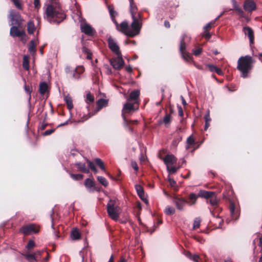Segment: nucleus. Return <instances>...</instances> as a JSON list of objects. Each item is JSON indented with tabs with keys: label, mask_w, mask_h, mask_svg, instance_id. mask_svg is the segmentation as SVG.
Listing matches in <instances>:
<instances>
[{
	"label": "nucleus",
	"mask_w": 262,
	"mask_h": 262,
	"mask_svg": "<svg viewBox=\"0 0 262 262\" xmlns=\"http://www.w3.org/2000/svg\"><path fill=\"white\" fill-rule=\"evenodd\" d=\"M47 20L51 24H59L67 17L64 11L59 5L55 4L49 5L45 11Z\"/></svg>",
	"instance_id": "obj_1"
},
{
	"label": "nucleus",
	"mask_w": 262,
	"mask_h": 262,
	"mask_svg": "<svg viewBox=\"0 0 262 262\" xmlns=\"http://www.w3.org/2000/svg\"><path fill=\"white\" fill-rule=\"evenodd\" d=\"M254 60L249 55L241 56L237 61V69L241 72V77L246 78L249 76L253 67Z\"/></svg>",
	"instance_id": "obj_2"
},
{
	"label": "nucleus",
	"mask_w": 262,
	"mask_h": 262,
	"mask_svg": "<svg viewBox=\"0 0 262 262\" xmlns=\"http://www.w3.org/2000/svg\"><path fill=\"white\" fill-rule=\"evenodd\" d=\"M133 21L131 23V29L129 30L127 33V36L134 37L138 35L140 32L142 26L143 15L142 13H140L137 16L132 17Z\"/></svg>",
	"instance_id": "obj_3"
},
{
	"label": "nucleus",
	"mask_w": 262,
	"mask_h": 262,
	"mask_svg": "<svg viewBox=\"0 0 262 262\" xmlns=\"http://www.w3.org/2000/svg\"><path fill=\"white\" fill-rule=\"evenodd\" d=\"M108 216L113 220L117 221L119 217L120 208L116 199H110L106 205Z\"/></svg>",
	"instance_id": "obj_4"
},
{
	"label": "nucleus",
	"mask_w": 262,
	"mask_h": 262,
	"mask_svg": "<svg viewBox=\"0 0 262 262\" xmlns=\"http://www.w3.org/2000/svg\"><path fill=\"white\" fill-rule=\"evenodd\" d=\"M199 195L201 198L207 199V203L209 202L212 206L216 207L217 206L219 200L216 198L214 192L201 190L199 191Z\"/></svg>",
	"instance_id": "obj_5"
},
{
	"label": "nucleus",
	"mask_w": 262,
	"mask_h": 262,
	"mask_svg": "<svg viewBox=\"0 0 262 262\" xmlns=\"http://www.w3.org/2000/svg\"><path fill=\"white\" fill-rule=\"evenodd\" d=\"M137 103H131L129 102H126L122 110V117L123 118L125 125H128V119H127L125 114L131 113L137 110L139 108V106L137 105Z\"/></svg>",
	"instance_id": "obj_6"
},
{
	"label": "nucleus",
	"mask_w": 262,
	"mask_h": 262,
	"mask_svg": "<svg viewBox=\"0 0 262 262\" xmlns=\"http://www.w3.org/2000/svg\"><path fill=\"white\" fill-rule=\"evenodd\" d=\"M40 226L35 224H29L23 226L19 229V232L24 235H30L31 234H37L40 231Z\"/></svg>",
	"instance_id": "obj_7"
},
{
	"label": "nucleus",
	"mask_w": 262,
	"mask_h": 262,
	"mask_svg": "<svg viewBox=\"0 0 262 262\" xmlns=\"http://www.w3.org/2000/svg\"><path fill=\"white\" fill-rule=\"evenodd\" d=\"M110 64L115 70H119L122 69L124 64L122 54H120V55H117V57L112 58L110 60Z\"/></svg>",
	"instance_id": "obj_8"
},
{
	"label": "nucleus",
	"mask_w": 262,
	"mask_h": 262,
	"mask_svg": "<svg viewBox=\"0 0 262 262\" xmlns=\"http://www.w3.org/2000/svg\"><path fill=\"white\" fill-rule=\"evenodd\" d=\"M173 203L178 210L182 211L186 204V199L183 197L176 196L173 198Z\"/></svg>",
	"instance_id": "obj_9"
},
{
	"label": "nucleus",
	"mask_w": 262,
	"mask_h": 262,
	"mask_svg": "<svg viewBox=\"0 0 262 262\" xmlns=\"http://www.w3.org/2000/svg\"><path fill=\"white\" fill-rule=\"evenodd\" d=\"M107 42L108 48L113 52H114L117 55H120V54H121V52L120 51L119 47L117 44L115 40L111 36L108 37Z\"/></svg>",
	"instance_id": "obj_10"
},
{
	"label": "nucleus",
	"mask_w": 262,
	"mask_h": 262,
	"mask_svg": "<svg viewBox=\"0 0 262 262\" xmlns=\"http://www.w3.org/2000/svg\"><path fill=\"white\" fill-rule=\"evenodd\" d=\"M80 29L82 32L90 36H94L96 33L95 30L88 24L81 25Z\"/></svg>",
	"instance_id": "obj_11"
},
{
	"label": "nucleus",
	"mask_w": 262,
	"mask_h": 262,
	"mask_svg": "<svg viewBox=\"0 0 262 262\" xmlns=\"http://www.w3.org/2000/svg\"><path fill=\"white\" fill-rule=\"evenodd\" d=\"M139 96L140 91L139 90H134L132 91L127 98V100L128 101H134V103H137V105H139Z\"/></svg>",
	"instance_id": "obj_12"
},
{
	"label": "nucleus",
	"mask_w": 262,
	"mask_h": 262,
	"mask_svg": "<svg viewBox=\"0 0 262 262\" xmlns=\"http://www.w3.org/2000/svg\"><path fill=\"white\" fill-rule=\"evenodd\" d=\"M10 34L11 36L15 37H22L26 35L24 30H19L16 26H12L10 28Z\"/></svg>",
	"instance_id": "obj_13"
},
{
	"label": "nucleus",
	"mask_w": 262,
	"mask_h": 262,
	"mask_svg": "<svg viewBox=\"0 0 262 262\" xmlns=\"http://www.w3.org/2000/svg\"><path fill=\"white\" fill-rule=\"evenodd\" d=\"M244 9L249 12H252L256 9V5L253 0H246L243 5Z\"/></svg>",
	"instance_id": "obj_14"
},
{
	"label": "nucleus",
	"mask_w": 262,
	"mask_h": 262,
	"mask_svg": "<svg viewBox=\"0 0 262 262\" xmlns=\"http://www.w3.org/2000/svg\"><path fill=\"white\" fill-rule=\"evenodd\" d=\"M229 209L232 219L234 220H237L239 216L240 212L238 209L235 208V205L233 202L230 203Z\"/></svg>",
	"instance_id": "obj_15"
},
{
	"label": "nucleus",
	"mask_w": 262,
	"mask_h": 262,
	"mask_svg": "<svg viewBox=\"0 0 262 262\" xmlns=\"http://www.w3.org/2000/svg\"><path fill=\"white\" fill-rule=\"evenodd\" d=\"M129 2V11L132 17L137 16L141 12H138V7L134 0H128Z\"/></svg>",
	"instance_id": "obj_16"
},
{
	"label": "nucleus",
	"mask_w": 262,
	"mask_h": 262,
	"mask_svg": "<svg viewBox=\"0 0 262 262\" xmlns=\"http://www.w3.org/2000/svg\"><path fill=\"white\" fill-rule=\"evenodd\" d=\"M135 188L140 198L145 203H148V200L145 196L143 187L140 185L137 184L135 185Z\"/></svg>",
	"instance_id": "obj_17"
},
{
	"label": "nucleus",
	"mask_w": 262,
	"mask_h": 262,
	"mask_svg": "<svg viewBox=\"0 0 262 262\" xmlns=\"http://www.w3.org/2000/svg\"><path fill=\"white\" fill-rule=\"evenodd\" d=\"M199 197H200L199 195V192L198 194L194 193H190L188 199L187 200L186 199V204L189 206L194 205L196 204V200Z\"/></svg>",
	"instance_id": "obj_18"
},
{
	"label": "nucleus",
	"mask_w": 262,
	"mask_h": 262,
	"mask_svg": "<svg viewBox=\"0 0 262 262\" xmlns=\"http://www.w3.org/2000/svg\"><path fill=\"white\" fill-rule=\"evenodd\" d=\"M243 31L245 35H247L250 40V43H253L254 42V32L253 30L250 27L246 26L243 28Z\"/></svg>",
	"instance_id": "obj_19"
},
{
	"label": "nucleus",
	"mask_w": 262,
	"mask_h": 262,
	"mask_svg": "<svg viewBox=\"0 0 262 262\" xmlns=\"http://www.w3.org/2000/svg\"><path fill=\"white\" fill-rule=\"evenodd\" d=\"M22 255L29 262L37 261L38 260V256H36L33 253H30L29 251L25 253H22Z\"/></svg>",
	"instance_id": "obj_20"
},
{
	"label": "nucleus",
	"mask_w": 262,
	"mask_h": 262,
	"mask_svg": "<svg viewBox=\"0 0 262 262\" xmlns=\"http://www.w3.org/2000/svg\"><path fill=\"white\" fill-rule=\"evenodd\" d=\"M119 31L125 34L127 36V33L129 32V26L128 23L126 21H122L118 27V29H117Z\"/></svg>",
	"instance_id": "obj_21"
},
{
	"label": "nucleus",
	"mask_w": 262,
	"mask_h": 262,
	"mask_svg": "<svg viewBox=\"0 0 262 262\" xmlns=\"http://www.w3.org/2000/svg\"><path fill=\"white\" fill-rule=\"evenodd\" d=\"M190 39V37L186 34H183L181 38L180 46V51L181 53H183L185 52L186 50V42L185 39L187 38Z\"/></svg>",
	"instance_id": "obj_22"
},
{
	"label": "nucleus",
	"mask_w": 262,
	"mask_h": 262,
	"mask_svg": "<svg viewBox=\"0 0 262 262\" xmlns=\"http://www.w3.org/2000/svg\"><path fill=\"white\" fill-rule=\"evenodd\" d=\"M163 161L167 165L173 164L177 162V158L173 155H167L163 159Z\"/></svg>",
	"instance_id": "obj_23"
},
{
	"label": "nucleus",
	"mask_w": 262,
	"mask_h": 262,
	"mask_svg": "<svg viewBox=\"0 0 262 262\" xmlns=\"http://www.w3.org/2000/svg\"><path fill=\"white\" fill-rule=\"evenodd\" d=\"M84 68L83 67H77L73 71L72 77L76 79H78L80 78V75L83 72Z\"/></svg>",
	"instance_id": "obj_24"
},
{
	"label": "nucleus",
	"mask_w": 262,
	"mask_h": 262,
	"mask_svg": "<svg viewBox=\"0 0 262 262\" xmlns=\"http://www.w3.org/2000/svg\"><path fill=\"white\" fill-rule=\"evenodd\" d=\"M75 165L81 172L85 173H89L90 172L89 168L86 167L84 163L77 162L75 163Z\"/></svg>",
	"instance_id": "obj_25"
},
{
	"label": "nucleus",
	"mask_w": 262,
	"mask_h": 262,
	"mask_svg": "<svg viewBox=\"0 0 262 262\" xmlns=\"http://www.w3.org/2000/svg\"><path fill=\"white\" fill-rule=\"evenodd\" d=\"M108 100L104 99H100L97 101V111L98 112L103 107H105L107 105Z\"/></svg>",
	"instance_id": "obj_26"
},
{
	"label": "nucleus",
	"mask_w": 262,
	"mask_h": 262,
	"mask_svg": "<svg viewBox=\"0 0 262 262\" xmlns=\"http://www.w3.org/2000/svg\"><path fill=\"white\" fill-rule=\"evenodd\" d=\"M37 43L35 42V40H32L29 43L28 51L31 54H34L36 52V46Z\"/></svg>",
	"instance_id": "obj_27"
},
{
	"label": "nucleus",
	"mask_w": 262,
	"mask_h": 262,
	"mask_svg": "<svg viewBox=\"0 0 262 262\" xmlns=\"http://www.w3.org/2000/svg\"><path fill=\"white\" fill-rule=\"evenodd\" d=\"M35 30L33 21L30 20L27 24V31L29 34H33Z\"/></svg>",
	"instance_id": "obj_28"
},
{
	"label": "nucleus",
	"mask_w": 262,
	"mask_h": 262,
	"mask_svg": "<svg viewBox=\"0 0 262 262\" xmlns=\"http://www.w3.org/2000/svg\"><path fill=\"white\" fill-rule=\"evenodd\" d=\"M48 89V85L45 82H41L39 84V91L40 94L44 95L47 91Z\"/></svg>",
	"instance_id": "obj_29"
},
{
	"label": "nucleus",
	"mask_w": 262,
	"mask_h": 262,
	"mask_svg": "<svg viewBox=\"0 0 262 262\" xmlns=\"http://www.w3.org/2000/svg\"><path fill=\"white\" fill-rule=\"evenodd\" d=\"M71 236V238L74 240H78L81 238V234L77 229L72 230Z\"/></svg>",
	"instance_id": "obj_30"
},
{
	"label": "nucleus",
	"mask_w": 262,
	"mask_h": 262,
	"mask_svg": "<svg viewBox=\"0 0 262 262\" xmlns=\"http://www.w3.org/2000/svg\"><path fill=\"white\" fill-rule=\"evenodd\" d=\"M64 101L67 105V107L69 110H72L73 108V105L71 97L69 95L66 96L64 97Z\"/></svg>",
	"instance_id": "obj_31"
},
{
	"label": "nucleus",
	"mask_w": 262,
	"mask_h": 262,
	"mask_svg": "<svg viewBox=\"0 0 262 262\" xmlns=\"http://www.w3.org/2000/svg\"><path fill=\"white\" fill-rule=\"evenodd\" d=\"M23 67L26 70L29 69V58L27 55H24L23 57Z\"/></svg>",
	"instance_id": "obj_32"
},
{
	"label": "nucleus",
	"mask_w": 262,
	"mask_h": 262,
	"mask_svg": "<svg viewBox=\"0 0 262 262\" xmlns=\"http://www.w3.org/2000/svg\"><path fill=\"white\" fill-rule=\"evenodd\" d=\"M164 212L165 213V214L168 215H173L175 213L176 210H175L174 208H173L172 207H171L169 206H167L165 207Z\"/></svg>",
	"instance_id": "obj_33"
},
{
	"label": "nucleus",
	"mask_w": 262,
	"mask_h": 262,
	"mask_svg": "<svg viewBox=\"0 0 262 262\" xmlns=\"http://www.w3.org/2000/svg\"><path fill=\"white\" fill-rule=\"evenodd\" d=\"M84 185L88 188H91L95 186V182L91 179L88 178L84 181Z\"/></svg>",
	"instance_id": "obj_34"
},
{
	"label": "nucleus",
	"mask_w": 262,
	"mask_h": 262,
	"mask_svg": "<svg viewBox=\"0 0 262 262\" xmlns=\"http://www.w3.org/2000/svg\"><path fill=\"white\" fill-rule=\"evenodd\" d=\"M35 247H36V244L34 242V241L30 239L28 241V244L26 246V248L27 249V250L28 251H30Z\"/></svg>",
	"instance_id": "obj_35"
},
{
	"label": "nucleus",
	"mask_w": 262,
	"mask_h": 262,
	"mask_svg": "<svg viewBox=\"0 0 262 262\" xmlns=\"http://www.w3.org/2000/svg\"><path fill=\"white\" fill-rule=\"evenodd\" d=\"M96 164L98 165L102 170L105 171V166L103 162L99 158H96L94 160Z\"/></svg>",
	"instance_id": "obj_36"
},
{
	"label": "nucleus",
	"mask_w": 262,
	"mask_h": 262,
	"mask_svg": "<svg viewBox=\"0 0 262 262\" xmlns=\"http://www.w3.org/2000/svg\"><path fill=\"white\" fill-rule=\"evenodd\" d=\"M24 89L25 92L28 94L29 100L31 98V94L32 92V87L31 85H27L26 83L24 85Z\"/></svg>",
	"instance_id": "obj_37"
},
{
	"label": "nucleus",
	"mask_w": 262,
	"mask_h": 262,
	"mask_svg": "<svg viewBox=\"0 0 262 262\" xmlns=\"http://www.w3.org/2000/svg\"><path fill=\"white\" fill-rule=\"evenodd\" d=\"M13 2L16 8L19 10L23 9V4L21 0H11Z\"/></svg>",
	"instance_id": "obj_38"
},
{
	"label": "nucleus",
	"mask_w": 262,
	"mask_h": 262,
	"mask_svg": "<svg viewBox=\"0 0 262 262\" xmlns=\"http://www.w3.org/2000/svg\"><path fill=\"white\" fill-rule=\"evenodd\" d=\"M70 175L71 178L75 181L80 180L83 178V175L82 174H73L71 173Z\"/></svg>",
	"instance_id": "obj_39"
},
{
	"label": "nucleus",
	"mask_w": 262,
	"mask_h": 262,
	"mask_svg": "<svg viewBox=\"0 0 262 262\" xmlns=\"http://www.w3.org/2000/svg\"><path fill=\"white\" fill-rule=\"evenodd\" d=\"M201 222V219L200 217L195 218L194 222H193V229L195 230V229L199 228L200 226Z\"/></svg>",
	"instance_id": "obj_40"
},
{
	"label": "nucleus",
	"mask_w": 262,
	"mask_h": 262,
	"mask_svg": "<svg viewBox=\"0 0 262 262\" xmlns=\"http://www.w3.org/2000/svg\"><path fill=\"white\" fill-rule=\"evenodd\" d=\"M97 180L100 183H101L104 187H106L108 185V182L106 179L101 176H98Z\"/></svg>",
	"instance_id": "obj_41"
},
{
	"label": "nucleus",
	"mask_w": 262,
	"mask_h": 262,
	"mask_svg": "<svg viewBox=\"0 0 262 262\" xmlns=\"http://www.w3.org/2000/svg\"><path fill=\"white\" fill-rule=\"evenodd\" d=\"M186 142L189 146H192L195 144V140L192 135L190 136L187 139Z\"/></svg>",
	"instance_id": "obj_42"
},
{
	"label": "nucleus",
	"mask_w": 262,
	"mask_h": 262,
	"mask_svg": "<svg viewBox=\"0 0 262 262\" xmlns=\"http://www.w3.org/2000/svg\"><path fill=\"white\" fill-rule=\"evenodd\" d=\"M94 101V97L90 93L86 94V102L92 103Z\"/></svg>",
	"instance_id": "obj_43"
},
{
	"label": "nucleus",
	"mask_w": 262,
	"mask_h": 262,
	"mask_svg": "<svg viewBox=\"0 0 262 262\" xmlns=\"http://www.w3.org/2000/svg\"><path fill=\"white\" fill-rule=\"evenodd\" d=\"M180 168V167H176L175 166L169 167L168 166H167V170L168 171L169 173H174L177 172V170Z\"/></svg>",
	"instance_id": "obj_44"
},
{
	"label": "nucleus",
	"mask_w": 262,
	"mask_h": 262,
	"mask_svg": "<svg viewBox=\"0 0 262 262\" xmlns=\"http://www.w3.org/2000/svg\"><path fill=\"white\" fill-rule=\"evenodd\" d=\"M108 8L111 17H115V14H117V13L114 10V7L112 6L109 5Z\"/></svg>",
	"instance_id": "obj_45"
},
{
	"label": "nucleus",
	"mask_w": 262,
	"mask_h": 262,
	"mask_svg": "<svg viewBox=\"0 0 262 262\" xmlns=\"http://www.w3.org/2000/svg\"><path fill=\"white\" fill-rule=\"evenodd\" d=\"M163 122L165 124H169L171 122V116L170 114H166L163 118Z\"/></svg>",
	"instance_id": "obj_46"
},
{
	"label": "nucleus",
	"mask_w": 262,
	"mask_h": 262,
	"mask_svg": "<svg viewBox=\"0 0 262 262\" xmlns=\"http://www.w3.org/2000/svg\"><path fill=\"white\" fill-rule=\"evenodd\" d=\"M215 23V21H212L208 24H207L204 27V29L205 31H209L210 29L212 27V26L214 25Z\"/></svg>",
	"instance_id": "obj_47"
},
{
	"label": "nucleus",
	"mask_w": 262,
	"mask_h": 262,
	"mask_svg": "<svg viewBox=\"0 0 262 262\" xmlns=\"http://www.w3.org/2000/svg\"><path fill=\"white\" fill-rule=\"evenodd\" d=\"M94 115V114H91V113H89L87 115H83V117L81 118V120L80 121L83 122L87 120L89 118H91Z\"/></svg>",
	"instance_id": "obj_48"
},
{
	"label": "nucleus",
	"mask_w": 262,
	"mask_h": 262,
	"mask_svg": "<svg viewBox=\"0 0 262 262\" xmlns=\"http://www.w3.org/2000/svg\"><path fill=\"white\" fill-rule=\"evenodd\" d=\"M86 162L88 163V165H89V168L92 170H93L94 169H95L96 167L94 162L91 161L90 160L87 159L86 160Z\"/></svg>",
	"instance_id": "obj_49"
},
{
	"label": "nucleus",
	"mask_w": 262,
	"mask_h": 262,
	"mask_svg": "<svg viewBox=\"0 0 262 262\" xmlns=\"http://www.w3.org/2000/svg\"><path fill=\"white\" fill-rule=\"evenodd\" d=\"M168 180L171 187L174 188L176 187L177 183L173 179L168 178Z\"/></svg>",
	"instance_id": "obj_50"
},
{
	"label": "nucleus",
	"mask_w": 262,
	"mask_h": 262,
	"mask_svg": "<svg viewBox=\"0 0 262 262\" xmlns=\"http://www.w3.org/2000/svg\"><path fill=\"white\" fill-rule=\"evenodd\" d=\"M44 250H37L34 253L36 256H38V260L41 258L42 254H43Z\"/></svg>",
	"instance_id": "obj_51"
},
{
	"label": "nucleus",
	"mask_w": 262,
	"mask_h": 262,
	"mask_svg": "<svg viewBox=\"0 0 262 262\" xmlns=\"http://www.w3.org/2000/svg\"><path fill=\"white\" fill-rule=\"evenodd\" d=\"M183 57L185 59V60H188L189 59H191V56L189 55V54L187 52H184L183 53H181Z\"/></svg>",
	"instance_id": "obj_52"
},
{
	"label": "nucleus",
	"mask_w": 262,
	"mask_h": 262,
	"mask_svg": "<svg viewBox=\"0 0 262 262\" xmlns=\"http://www.w3.org/2000/svg\"><path fill=\"white\" fill-rule=\"evenodd\" d=\"M191 260H192L194 262H200V260H202L200 256L198 254H194L192 256Z\"/></svg>",
	"instance_id": "obj_53"
},
{
	"label": "nucleus",
	"mask_w": 262,
	"mask_h": 262,
	"mask_svg": "<svg viewBox=\"0 0 262 262\" xmlns=\"http://www.w3.org/2000/svg\"><path fill=\"white\" fill-rule=\"evenodd\" d=\"M206 66L208 68L209 70L211 72H215L216 69L217 68V67L213 64H206Z\"/></svg>",
	"instance_id": "obj_54"
},
{
	"label": "nucleus",
	"mask_w": 262,
	"mask_h": 262,
	"mask_svg": "<svg viewBox=\"0 0 262 262\" xmlns=\"http://www.w3.org/2000/svg\"><path fill=\"white\" fill-rule=\"evenodd\" d=\"M131 165H132V167H133V168L137 172L139 170V167H138V164L135 161H132L131 162Z\"/></svg>",
	"instance_id": "obj_55"
},
{
	"label": "nucleus",
	"mask_w": 262,
	"mask_h": 262,
	"mask_svg": "<svg viewBox=\"0 0 262 262\" xmlns=\"http://www.w3.org/2000/svg\"><path fill=\"white\" fill-rule=\"evenodd\" d=\"M55 130V129H51L46 130L42 135L45 136H48L53 133Z\"/></svg>",
	"instance_id": "obj_56"
},
{
	"label": "nucleus",
	"mask_w": 262,
	"mask_h": 262,
	"mask_svg": "<svg viewBox=\"0 0 262 262\" xmlns=\"http://www.w3.org/2000/svg\"><path fill=\"white\" fill-rule=\"evenodd\" d=\"M202 52V49L200 48H198L197 49L193 50V54L195 56H198L201 54Z\"/></svg>",
	"instance_id": "obj_57"
},
{
	"label": "nucleus",
	"mask_w": 262,
	"mask_h": 262,
	"mask_svg": "<svg viewBox=\"0 0 262 262\" xmlns=\"http://www.w3.org/2000/svg\"><path fill=\"white\" fill-rule=\"evenodd\" d=\"M203 36L207 39H209L211 37V34L209 32V31H205L204 33L203 34Z\"/></svg>",
	"instance_id": "obj_58"
},
{
	"label": "nucleus",
	"mask_w": 262,
	"mask_h": 262,
	"mask_svg": "<svg viewBox=\"0 0 262 262\" xmlns=\"http://www.w3.org/2000/svg\"><path fill=\"white\" fill-rule=\"evenodd\" d=\"M34 5L36 9H38L40 7V4L39 0H34Z\"/></svg>",
	"instance_id": "obj_59"
},
{
	"label": "nucleus",
	"mask_w": 262,
	"mask_h": 262,
	"mask_svg": "<svg viewBox=\"0 0 262 262\" xmlns=\"http://www.w3.org/2000/svg\"><path fill=\"white\" fill-rule=\"evenodd\" d=\"M178 109L179 115L181 117H183L184 114H183V111L182 107L181 106L178 105Z\"/></svg>",
	"instance_id": "obj_60"
},
{
	"label": "nucleus",
	"mask_w": 262,
	"mask_h": 262,
	"mask_svg": "<svg viewBox=\"0 0 262 262\" xmlns=\"http://www.w3.org/2000/svg\"><path fill=\"white\" fill-rule=\"evenodd\" d=\"M238 14L242 17H245V13L242 10V9H238L237 10V12H236Z\"/></svg>",
	"instance_id": "obj_61"
},
{
	"label": "nucleus",
	"mask_w": 262,
	"mask_h": 262,
	"mask_svg": "<svg viewBox=\"0 0 262 262\" xmlns=\"http://www.w3.org/2000/svg\"><path fill=\"white\" fill-rule=\"evenodd\" d=\"M215 72H216L219 75H223V72L222 70L218 67H217V68L216 69Z\"/></svg>",
	"instance_id": "obj_62"
},
{
	"label": "nucleus",
	"mask_w": 262,
	"mask_h": 262,
	"mask_svg": "<svg viewBox=\"0 0 262 262\" xmlns=\"http://www.w3.org/2000/svg\"><path fill=\"white\" fill-rule=\"evenodd\" d=\"M215 72H216L219 75H223V72L222 70L218 67H217V68L216 69Z\"/></svg>",
	"instance_id": "obj_63"
},
{
	"label": "nucleus",
	"mask_w": 262,
	"mask_h": 262,
	"mask_svg": "<svg viewBox=\"0 0 262 262\" xmlns=\"http://www.w3.org/2000/svg\"><path fill=\"white\" fill-rule=\"evenodd\" d=\"M90 50L88 49L85 46H83L82 48V52L84 53V54H87L89 52H90Z\"/></svg>",
	"instance_id": "obj_64"
}]
</instances>
